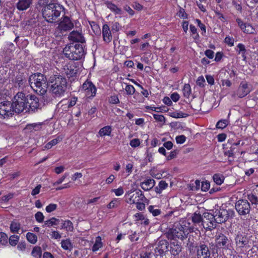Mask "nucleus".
<instances>
[{
  "mask_svg": "<svg viewBox=\"0 0 258 258\" xmlns=\"http://www.w3.org/2000/svg\"><path fill=\"white\" fill-rule=\"evenodd\" d=\"M29 82L32 89L38 94L43 95L47 91L48 82L45 76L39 73L32 75Z\"/></svg>",
  "mask_w": 258,
  "mask_h": 258,
  "instance_id": "1",
  "label": "nucleus"
},
{
  "mask_svg": "<svg viewBox=\"0 0 258 258\" xmlns=\"http://www.w3.org/2000/svg\"><path fill=\"white\" fill-rule=\"evenodd\" d=\"M48 82L50 84V91L55 97L62 96L67 89V80L60 75L50 77Z\"/></svg>",
  "mask_w": 258,
  "mask_h": 258,
  "instance_id": "2",
  "label": "nucleus"
},
{
  "mask_svg": "<svg viewBox=\"0 0 258 258\" xmlns=\"http://www.w3.org/2000/svg\"><path fill=\"white\" fill-rule=\"evenodd\" d=\"M168 239H180L182 240L187 237L188 234V229L185 225L180 223H176L173 227L170 228L165 234Z\"/></svg>",
  "mask_w": 258,
  "mask_h": 258,
  "instance_id": "3",
  "label": "nucleus"
},
{
  "mask_svg": "<svg viewBox=\"0 0 258 258\" xmlns=\"http://www.w3.org/2000/svg\"><path fill=\"white\" fill-rule=\"evenodd\" d=\"M83 44H70L63 49L66 57L71 60H79L85 55Z\"/></svg>",
  "mask_w": 258,
  "mask_h": 258,
  "instance_id": "4",
  "label": "nucleus"
},
{
  "mask_svg": "<svg viewBox=\"0 0 258 258\" xmlns=\"http://www.w3.org/2000/svg\"><path fill=\"white\" fill-rule=\"evenodd\" d=\"M14 102L12 103V111L14 113H27L29 112V108L28 107V99L25 94L19 92L14 96Z\"/></svg>",
  "mask_w": 258,
  "mask_h": 258,
  "instance_id": "5",
  "label": "nucleus"
},
{
  "mask_svg": "<svg viewBox=\"0 0 258 258\" xmlns=\"http://www.w3.org/2000/svg\"><path fill=\"white\" fill-rule=\"evenodd\" d=\"M64 9L62 6L57 4L48 8L42 9V14L44 19L48 22L52 23L60 16Z\"/></svg>",
  "mask_w": 258,
  "mask_h": 258,
  "instance_id": "6",
  "label": "nucleus"
},
{
  "mask_svg": "<svg viewBox=\"0 0 258 258\" xmlns=\"http://www.w3.org/2000/svg\"><path fill=\"white\" fill-rule=\"evenodd\" d=\"M217 224L213 214L208 212H205L203 214L202 225L205 229L212 231L216 227Z\"/></svg>",
  "mask_w": 258,
  "mask_h": 258,
  "instance_id": "7",
  "label": "nucleus"
},
{
  "mask_svg": "<svg viewBox=\"0 0 258 258\" xmlns=\"http://www.w3.org/2000/svg\"><path fill=\"white\" fill-rule=\"evenodd\" d=\"M235 209L240 215H245L249 214L250 206L248 202L246 200H239L235 203Z\"/></svg>",
  "mask_w": 258,
  "mask_h": 258,
  "instance_id": "8",
  "label": "nucleus"
},
{
  "mask_svg": "<svg viewBox=\"0 0 258 258\" xmlns=\"http://www.w3.org/2000/svg\"><path fill=\"white\" fill-rule=\"evenodd\" d=\"M96 88L95 85L88 80L86 81L82 86V91L87 98L94 97L96 94Z\"/></svg>",
  "mask_w": 258,
  "mask_h": 258,
  "instance_id": "9",
  "label": "nucleus"
},
{
  "mask_svg": "<svg viewBox=\"0 0 258 258\" xmlns=\"http://www.w3.org/2000/svg\"><path fill=\"white\" fill-rule=\"evenodd\" d=\"M232 211H228L224 209L216 210L213 215L217 223H222L225 222L229 218L230 213Z\"/></svg>",
  "mask_w": 258,
  "mask_h": 258,
  "instance_id": "10",
  "label": "nucleus"
},
{
  "mask_svg": "<svg viewBox=\"0 0 258 258\" xmlns=\"http://www.w3.org/2000/svg\"><path fill=\"white\" fill-rule=\"evenodd\" d=\"M216 244L217 247L222 248H229L230 240L224 234L220 233L215 236Z\"/></svg>",
  "mask_w": 258,
  "mask_h": 258,
  "instance_id": "11",
  "label": "nucleus"
},
{
  "mask_svg": "<svg viewBox=\"0 0 258 258\" xmlns=\"http://www.w3.org/2000/svg\"><path fill=\"white\" fill-rule=\"evenodd\" d=\"M127 195L129 196L130 201L134 204L139 201H144L145 199L143 192L140 189L131 190L128 191Z\"/></svg>",
  "mask_w": 258,
  "mask_h": 258,
  "instance_id": "12",
  "label": "nucleus"
},
{
  "mask_svg": "<svg viewBox=\"0 0 258 258\" xmlns=\"http://www.w3.org/2000/svg\"><path fill=\"white\" fill-rule=\"evenodd\" d=\"M73 27L74 24L70 19L68 17L65 16L62 18L57 29L59 30L61 33H63L71 30Z\"/></svg>",
  "mask_w": 258,
  "mask_h": 258,
  "instance_id": "13",
  "label": "nucleus"
},
{
  "mask_svg": "<svg viewBox=\"0 0 258 258\" xmlns=\"http://www.w3.org/2000/svg\"><path fill=\"white\" fill-rule=\"evenodd\" d=\"M250 89L246 82L242 81L239 85L236 93L234 95L237 96L239 98H242L247 95L250 92Z\"/></svg>",
  "mask_w": 258,
  "mask_h": 258,
  "instance_id": "14",
  "label": "nucleus"
},
{
  "mask_svg": "<svg viewBox=\"0 0 258 258\" xmlns=\"http://www.w3.org/2000/svg\"><path fill=\"white\" fill-rule=\"evenodd\" d=\"M69 39L71 41L80 42L82 44L85 43V39L81 31H73L69 35Z\"/></svg>",
  "mask_w": 258,
  "mask_h": 258,
  "instance_id": "15",
  "label": "nucleus"
},
{
  "mask_svg": "<svg viewBox=\"0 0 258 258\" xmlns=\"http://www.w3.org/2000/svg\"><path fill=\"white\" fill-rule=\"evenodd\" d=\"M197 255L198 258H209L210 252L208 247L205 244H201L197 250Z\"/></svg>",
  "mask_w": 258,
  "mask_h": 258,
  "instance_id": "16",
  "label": "nucleus"
},
{
  "mask_svg": "<svg viewBox=\"0 0 258 258\" xmlns=\"http://www.w3.org/2000/svg\"><path fill=\"white\" fill-rule=\"evenodd\" d=\"M169 243L166 240H160L159 241L156 247V250L160 255H162L168 250Z\"/></svg>",
  "mask_w": 258,
  "mask_h": 258,
  "instance_id": "17",
  "label": "nucleus"
},
{
  "mask_svg": "<svg viewBox=\"0 0 258 258\" xmlns=\"http://www.w3.org/2000/svg\"><path fill=\"white\" fill-rule=\"evenodd\" d=\"M102 36L103 41L109 43L112 40V35L109 27L107 24H104L102 27Z\"/></svg>",
  "mask_w": 258,
  "mask_h": 258,
  "instance_id": "18",
  "label": "nucleus"
},
{
  "mask_svg": "<svg viewBox=\"0 0 258 258\" xmlns=\"http://www.w3.org/2000/svg\"><path fill=\"white\" fill-rule=\"evenodd\" d=\"M56 110L58 113H63L70 111L69 100L64 99L60 101L56 106Z\"/></svg>",
  "mask_w": 258,
  "mask_h": 258,
  "instance_id": "19",
  "label": "nucleus"
},
{
  "mask_svg": "<svg viewBox=\"0 0 258 258\" xmlns=\"http://www.w3.org/2000/svg\"><path fill=\"white\" fill-rule=\"evenodd\" d=\"M31 0H19L17 3V8L20 11H24L28 9L32 5Z\"/></svg>",
  "mask_w": 258,
  "mask_h": 258,
  "instance_id": "20",
  "label": "nucleus"
},
{
  "mask_svg": "<svg viewBox=\"0 0 258 258\" xmlns=\"http://www.w3.org/2000/svg\"><path fill=\"white\" fill-rule=\"evenodd\" d=\"M13 104L10 101H4L0 103V113H9L12 111Z\"/></svg>",
  "mask_w": 258,
  "mask_h": 258,
  "instance_id": "21",
  "label": "nucleus"
},
{
  "mask_svg": "<svg viewBox=\"0 0 258 258\" xmlns=\"http://www.w3.org/2000/svg\"><path fill=\"white\" fill-rule=\"evenodd\" d=\"M182 250V246L178 242L174 241L171 243L170 252L171 254L176 256Z\"/></svg>",
  "mask_w": 258,
  "mask_h": 258,
  "instance_id": "22",
  "label": "nucleus"
},
{
  "mask_svg": "<svg viewBox=\"0 0 258 258\" xmlns=\"http://www.w3.org/2000/svg\"><path fill=\"white\" fill-rule=\"evenodd\" d=\"M155 184V181L153 179H148L141 183V186L144 190H149L152 189Z\"/></svg>",
  "mask_w": 258,
  "mask_h": 258,
  "instance_id": "23",
  "label": "nucleus"
},
{
  "mask_svg": "<svg viewBox=\"0 0 258 258\" xmlns=\"http://www.w3.org/2000/svg\"><path fill=\"white\" fill-rule=\"evenodd\" d=\"M30 100L31 102L29 103V111L30 110L32 111H37V109L38 108L39 106V101L38 98L35 96H30Z\"/></svg>",
  "mask_w": 258,
  "mask_h": 258,
  "instance_id": "24",
  "label": "nucleus"
},
{
  "mask_svg": "<svg viewBox=\"0 0 258 258\" xmlns=\"http://www.w3.org/2000/svg\"><path fill=\"white\" fill-rule=\"evenodd\" d=\"M236 244L239 247H243L247 243V238L241 234H238L235 237Z\"/></svg>",
  "mask_w": 258,
  "mask_h": 258,
  "instance_id": "25",
  "label": "nucleus"
},
{
  "mask_svg": "<svg viewBox=\"0 0 258 258\" xmlns=\"http://www.w3.org/2000/svg\"><path fill=\"white\" fill-rule=\"evenodd\" d=\"M40 5L42 7V8L48 7V8L52 6H55L57 4L56 0H40Z\"/></svg>",
  "mask_w": 258,
  "mask_h": 258,
  "instance_id": "26",
  "label": "nucleus"
},
{
  "mask_svg": "<svg viewBox=\"0 0 258 258\" xmlns=\"http://www.w3.org/2000/svg\"><path fill=\"white\" fill-rule=\"evenodd\" d=\"M63 70L62 72L64 74L68 76L69 77H72L76 74V70H74L73 67L69 64L64 66Z\"/></svg>",
  "mask_w": 258,
  "mask_h": 258,
  "instance_id": "27",
  "label": "nucleus"
},
{
  "mask_svg": "<svg viewBox=\"0 0 258 258\" xmlns=\"http://www.w3.org/2000/svg\"><path fill=\"white\" fill-rule=\"evenodd\" d=\"M25 81L23 79V77L21 75L17 76L14 80V86L15 87L19 88H23Z\"/></svg>",
  "mask_w": 258,
  "mask_h": 258,
  "instance_id": "28",
  "label": "nucleus"
},
{
  "mask_svg": "<svg viewBox=\"0 0 258 258\" xmlns=\"http://www.w3.org/2000/svg\"><path fill=\"white\" fill-rule=\"evenodd\" d=\"M192 222L195 225H202L203 222V215L202 216L200 213L196 212L193 214L191 217Z\"/></svg>",
  "mask_w": 258,
  "mask_h": 258,
  "instance_id": "29",
  "label": "nucleus"
},
{
  "mask_svg": "<svg viewBox=\"0 0 258 258\" xmlns=\"http://www.w3.org/2000/svg\"><path fill=\"white\" fill-rule=\"evenodd\" d=\"M112 131L111 126L110 125L105 126L101 128L99 131V134L101 137L110 136Z\"/></svg>",
  "mask_w": 258,
  "mask_h": 258,
  "instance_id": "30",
  "label": "nucleus"
},
{
  "mask_svg": "<svg viewBox=\"0 0 258 258\" xmlns=\"http://www.w3.org/2000/svg\"><path fill=\"white\" fill-rule=\"evenodd\" d=\"M168 186V183H167L164 180H161L158 186L155 188V190L157 194H161L163 189H165Z\"/></svg>",
  "mask_w": 258,
  "mask_h": 258,
  "instance_id": "31",
  "label": "nucleus"
},
{
  "mask_svg": "<svg viewBox=\"0 0 258 258\" xmlns=\"http://www.w3.org/2000/svg\"><path fill=\"white\" fill-rule=\"evenodd\" d=\"M61 244L62 248L65 250H71L73 248V245L69 239L62 240L61 242Z\"/></svg>",
  "mask_w": 258,
  "mask_h": 258,
  "instance_id": "32",
  "label": "nucleus"
},
{
  "mask_svg": "<svg viewBox=\"0 0 258 258\" xmlns=\"http://www.w3.org/2000/svg\"><path fill=\"white\" fill-rule=\"evenodd\" d=\"M183 95L184 97L189 98L191 94V87L189 84H185L182 89Z\"/></svg>",
  "mask_w": 258,
  "mask_h": 258,
  "instance_id": "33",
  "label": "nucleus"
},
{
  "mask_svg": "<svg viewBox=\"0 0 258 258\" xmlns=\"http://www.w3.org/2000/svg\"><path fill=\"white\" fill-rule=\"evenodd\" d=\"M21 228V224L17 222L13 221L10 225V230L13 233H18Z\"/></svg>",
  "mask_w": 258,
  "mask_h": 258,
  "instance_id": "34",
  "label": "nucleus"
},
{
  "mask_svg": "<svg viewBox=\"0 0 258 258\" xmlns=\"http://www.w3.org/2000/svg\"><path fill=\"white\" fill-rule=\"evenodd\" d=\"M61 140L62 138L58 137L56 139H53L51 141L47 143L45 147L47 149H50L52 146L56 145L57 143L61 141Z\"/></svg>",
  "mask_w": 258,
  "mask_h": 258,
  "instance_id": "35",
  "label": "nucleus"
},
{
  "mask_svg": "<svg viewBox=\"0 0 258 258\" xmlns=\"http://www.w3.org/2000/svg\"><path fill=\"white\" fill-rule=\"evenodd\" d=\"M61 229H66L68 231H72L73 230V225L72 222L70 220L64 221L61 225Z\"/></svg>",
  "mask_w": 258,
  "mask_h": 258,
  "instance_id": "36",
  "label": "nucleus"
},
{
  "mask_svg": "<svg viewBox=\"0 0 258 258\" xmlns=\"http://www.w3.org/2000/svg\"><path fill=\"white\" fill-rule=\"evenodd\" d=\"M59 220L54 217H52L50 219L46 220L44 222V225L48 227H51L53 225H57L58 224Z\"/></svg>",
  "mask_w": 258,
  "mask_h": 258,
  "instance_id": "37",
  "label": "nucleus"
},
{
  "mask_svg": "<svg viewBox=\"0 0 258 258\" xmlns=\"http://www.w3.org/2000/svg\"><path fill=\"white\" fill-rule=\"evenodd\" d=\"M42 250L40 247L35 246L33 248L31 254L36 258H41Z\"/></svg>",
  "mask_w": 258,
  "mask_h": 258,
  "instance_id": "38",
  "label": "nucleus"
},
{
  "mask_svg": "<svg viewBox=\"0 0 258 258\" xmlns=\"http://www.w3.org/2000/svg\"><path fill=\"white\" fill-rule=\"evenodd\" d=\"M26 237L28 241L32 244H35L37 241V236L32 233H27Z\"/></svg>",
  "mask_w": 258,
  "mask_h": 258,
  "instance_id": "39",
  "label": "nucleus"
},
{
  "mask_svg": "<svg viewBox=\"0 0 258 258\" xmlns=\"http://www.w3.org/2000/svg\"><path fill=\"white\" fill-rule=\"evenodd\" d=\"M213 180L214 182L218 185H221L224 181V176L219 174H215L213 175Z\"/></svg>",
  "mask_w": 258,
  "mask_h": 258,
  "instance_id": "40",
  "label": "nucleus"
},
{
  "mask_svg": "<svg viewBox=\"0 0 258 258\" xmlns=\"http://www.w3.org/2000/svg\"><path fill=\"white\" fill-rule=\"evenodd\" d=\"M156 207L154 206H150L148 207L149 211L152 214L153 216H157L160 215L161 213V211L160 209L156 208Z\"/></svg>",
  "mask_w": 258,
  "mask_h": 258,
  "instance_id": "41",
  "label": "nucleus"
},
{
  "mask_svg": "<svg viewBox=\"0 0 258 258\" xmlns=\"http://www.w3.org/2000/svg\"><path fill=\"white\" fill-rule=\"evenodd\" d=\"M107 6L108 9L116 14H119L121 12V10L112 3H108Z\"/></svg>",
  "mask_w": 258,
  "mask_h": 258,
  "instance_id": "42",
  "label": "nucleus"
},
{
  "mask_svg": "<svg viewBox=\"0 0 258 258\" xmlns=\"http://www.w3.org/2000/svg\"><path fill=\"white\" fill-rule=\"evenodd\" d=\"M247 199L252 204L255 205L256 208H257V206L258 205V197L251 194L247 195Z\"/></svg>",
  "mask_w": 258,
  "mask_h": 258,
  "instance_id": "43",
  "label": "nucleus"
},
{
  "mask_svg": "<svg viewBox=\"0 0 258 258\" xmlns=\"http://www.w3.org/2000/svg\"><path fill=\"white\" fill-rule=\"evenodd\" d=\"M242 30L244 33L248 34L254 33L255 31L252 26L248 24H245V25L243 27V29H242Z\"/></svg>",
  "mask_w": 258,
  "mask_h": 258,
  "instance_id": "44",
  "label": "nucleus"
},
{
  "mask_svg": "<svg viewBox=\"0 0 258 258\" xmlns=\"http://www.w3.org/2000/svg\"><path fill=\"white\" fill-rule=\"evenodd\" d=\"M19 236L18 235H13L9 238V243L12 246H15L18 242Z\"/></svg>",
  "mask_w": 258,
  "mask_h": 258,
  "instance_id": "45",
  "label": "nucleus"
},
{
  "mask_svg": "<svg viewBox=\"0 0 258 258\" xmlns=\"http://www.w3.org/2000/svg\"><path fill=\"white\" fill-rule=\"evenodd\" d=\"M228 121L227 119H221L218 121L216 124V127L223 129L228 124Z\"/></svg>",
  "mask_w": 258,
  "mask_h": 258,
  "instance_id": "46",
  "label": "nucleus"
},
{
  "mask_svg": "<svg viewBox=\"0 0 258 258\" xmlns=\"http://www.w3.org/2000/svg\"><path fill=\"white\" fill-rule=\"evenodd\" d=\"M8 236L3 232H0V244L5 245L8 243Z\"/></svg>",
  "mask_w": 258,
  "mask_h": 258,
  "instance_id": "47",
  "label": "nucleus"
},
{
  "mask_svg": "<svg viewBox=\"0 0 258 258\" xmlns=\"http://www.w3.org/2000/svg\"><path fill=\"white\" fill-rule=\"evenodd\" d=\"M190 31L193 36V38L195 39H198L199 38V35L197 33V30L196 27L192 25L189 26Z\"/></svg>",
  "mask_w": 258,
  "mask_h": 258,
  "instance_id": "48",
  "label": "nucleus"
},
{
  "mask_svg": "<svg viewBox=\"0 0 258 258\" xmlns=\"http://www.w3.org/2000/svg\"><path fill=\"white\" fill-rule=\"evenodd\" d=\"M102 246V243L101 242V239L99 237H97L95 244H94L92 250L95 251L99 249Z\"/></svg>",
  "mask_w": 258,
  "mask_h": 258,
  "instance_id": "49",
  "label": "nucleus"
},
{
  "mask_svg": "<svg viewBox=\"0 0 258 258\" xmlns=\"http://www.w3.org/2000/svg\"><path fill=\"white\" fill-rule=\"evenodd\" d=\"M154 118L158 121L160 122L163 124L165 122V118L163 115L161 114H153Z\"/></svg>",
  "mask_w": 258,
  "mask_h": 258,
  "instance_id": "50",
  "label": "nucleus"
},
{
  "mask_svg": "<svg viewBox=\"0 0 258 258\" xmlns=\"http://www.w3.org/2000/svg\"><path fill=\"white\" fill-rule=\"evenodd\" d=\"M237 51L239 54L241 53L242 56H244L246 49L243 44L239 43L237 46Z\"/></svg>",
  "mask_w": 258,
  "mask_h": 258,
  "instance_id": "51",
  "label": "nucleus"
},
{
  "mask_svg": "<svg viewBox=\"0 0 258 258\" xmlns=\"http://www.w3.org/2000/svg\"><path fill=\"white\" fill-rule=\"evenodd\" d=\"M36 220L39 223H42L44 221V216L41 212H37L35 215Z\"/></svg>",
  "mask_w": 258,
  "mask_h": 258,
  "instance_id": "52",
  "label": "nucleus"
},
{
  "mask_svg": "<svg viewBox=\"0 0 258 258\" xmlns=\"http://www.w3.org/2000/svg\"><path fill=\"white\" fill-rule=\"evenodd\" d=\"M125 90L128 95H133L135 92L134 87L131 85H127L125 88Z\"/></svg>",
  "mask_w": 258,
  "mask_h": 258,
  "instance_id": "53",
  "label": "nucleus"
},
{
  "mask_svg": "<svg viewBox=\"0 0 258 258\" xmlns=\"http://www.w3.org/2000/svg\"><path fill=\"white\" fill-rule=\"evenodd\" d=\"M178 154V150H175L171 151L168 156H166L167 160H171L176 157L177 155Z\"/></svg>",
  "mask_w": 258,
  "mask_h": 258,
  "instance_id": "54",
  "label": "nucleus"
},
{
  "mask_svg": "<svg viewBox=\"0 0 258 258\" xmlns=\"http://www.w3.org/2000/svg\"><path fill=\"white\" fill-rule=\"evenodd\" d=\"M57 208V205L55 204H50L46 207V211L48 213H51L55 211Z\"/></svg>",
  "mask_w": 258,
  "mask_h": 258,
  "instance_id": "55",
  "label": "nucleus"
},
{
  "mask_svg": "<svg viewBox=\"0 0 258 258\" xmlns=\"http://www.w3.org/2000/svg\"><path fill=\"white\" fill-rule=\"evenodd\" d=\"M210 186V184L209 182L208 181H203L202 182L201 185V190L203 191H207L209 188Z\"/></svg>",
  "mask_w": 258,
  "mask_h": 258,
  "instance_id": "56",
  "label": "nucleus"
},
{
  "mask_svg": "<svg viewBox=\"0 0 258 258\" xmlns=\"http://www.w3.org/2000/svg\"><path fill=\"white\" fill-rule=\"evenodd\" d=\"M196 22L197 23L198 26L201 28V30L203 31L202 34L204 35L206 32V29L205 25L203 24L201 20L199 19H196Z\"/></svg>",
  "mask_w": 258,
  "mask_h": 258,
  "instance_id": "57",
  "label": "nucleus"
},
{
  "mask_svg": "<svg viewBox=\"0 0 258 258\" xmlns=\"http://www.w3.org/2000/svg\"><path fill=\"white\" fill-rule=\"evenodd\" d=\"M140 141L139 139H134L130 141V145L134 148L137 147L140 145Z\"/></svg>",
  "mask_w": 258,
  "mask_h": 258,
  "instance_id": "58",
  "label": "nucleus"
},
{
  "mask_svg": "<svg viewBox=\"0 0 258 258\" xmlns=\"http://www.w3.org/2000/svg\"><path fill=\"white\" fill-rule=\"evenodd\" d=\"M91 26L92 30L96 34H100V29L98 25L94 22H92V24H91Z\"/></svg>",
  "mask_w": 258,
  "mask_h": 258,
  "instance_id": "59",
  "label": "nucleus"
},
{
  "mask_svg": "<svg viewBox=\"0 0 258 258\" xmlns=\"http://www.w3.org/2000/svg\"><path fill=\"white\" fill-rule=\"evenodd\" d=\"M134 84L140 87L142 89V91H141L142 94L145 97H147L149 95V93L147 90L143 89V87L140 85L139 84L137 83L135 81L132 80V81Z\"/></svg>",
  "mask_w": 258,
  "mask_h": 258,
  "instance_id": "60",
  "label": "nucleus"
},
{
  "mask_svg": "<svg viewBox=\"0 0 258 258\" xmlns=\"http://www.w3.org/2000/svg\"><path fill=\"white\" fill-rule=\"evenodd\" d=\"M178 17L183 19H187V15L185 13L184 10L182 8H180L179 12L177 13Z\"/></svg>",
  "mask_w": 258,
  "mask_h": 258,
  "instance_id": "61",
  "label": "nucleus"
},
{
  "mask_svg": "<svg viewBox=\"0 0 258 258\" xmlns=\"http://www.w3.org/2000/svg\"><path fill=\"white\" fill-rule=\"evenodd\" d=\"M186 140V137L184 135H180L176 137V141L177 144H183Z\"/></svg>",
  "mask_w": 258,
  "mask_h": 258,
  "instance_id": "62",
  "label": "nucleus"
},
{
  "mask_svg": "<svg viewBox=\"0 0 258 258\" xmlns=\"http://www.w3.org/2000/svg\"><path fill=\"white\" fill-rule=\"evenodd\" d=\"M132 7L134 9L137 11H141L143 9V6L137 2H134L133 3Z\"/></svg>",
  "mask_w": 258,
  "mask_h": 258,
  "instance_id": "63",
  "label": "nucleus"
},
{
  "mask_svg": "<svg viewBox=\"0 0 258 258\" xmlns=\"http://www.w3.org/2000/svg\"><path fill=\"white\" fill-rule=\"evenodd\" d=\"M225 42L229 46H233L234 44V39L230 36H226L225 38Z\"/></svg>",
  "mask_w": 258,
  "mask_h": 258,
  "instance_id": "64",
  "label": "nucleus"
}]
</instances>
